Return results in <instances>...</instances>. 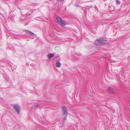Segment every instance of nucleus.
Returning a JSON list of instances; mask_svg holds the SVG:
<instances>
[{
    "mask_svg": "<svg viewBox=\"0 0 130 130\" xmlns=\"http://www.w3.org/2000/svg\"><path fill=\"white\" fill-rule=\"evenodd\" d=\"M68 110L67 107L65 106H63L62 108V112L63 113V121L62 123V124L64 123V121L66 120V118L68 115Z\"/></svg>",
    "mask_w": 130,
    "mask_h": 130,
    "instance_id": "1",
    "label": "nucleus"
},
{
    "mask_svg": "<svg viewBox=\"0 0 130 130\" xmlns=\"http://www.w3.org/2000/svg\"><path fill=\"white\" fill-rule=\"evenodd\" d=\"M57 19L58 23L60 25L64 26L67 24V23L64 22V20L60 18L59 17H57Z\"/></svg>",
    "mask_w": 130,
    "mask_h": 130,
    "instance_id": "2",
    "label": "nucleus"
},
{
    "mask_svg": "<svg viewBox=\"0 0 130 130\" xmlns=\"http://www.w3.org/2000/svg\"><path fill=\"white\" fill-rule=\"evenodd\" d=\"M15 111L18 113L20 112V108L18 104H15L14 105L13 107Z\"/></svg>",
    "mask_w": 130,
    "mask_h": 130,
    "instance_id": "3",
    "label": "nucleus"
},
{
    "mask_svg": "<svg viewBox=\"0 0 130 130\" xmlns=\"http://www.w3.org/2000/svg\"><path fill=\"white\" fill-rule=\"evenodd\" d=\"M24 31H25L27 33H28V34L30 36H33V37H34V38L36 36V35L34 33L31 31L26 30H24Z\"/></svg>",
    "mask_w": 130,
    "mask_h": 130,
    "instance_id": "4",
    "label": "nucleus"
},
{
    "mask_svg": "<svg viewBox=\"0 0 130 130\" xmlns=\"http://www.w3.org/2000/svg\"><path fill=\"white\" fill-rule=\"evenodd\" d=\"M99 42L100 44H104L105 42L107 41V39L106 38H103L100 39H99Z\"/></svg>",
    "mask_w": 130,
    "mask_h": 130,
    "instance_id": "5",
    "label": "nucleus"
},
{
    "mask_svg": "<svg viewBox=\"0 0 130 130\" xmlns=\"http://www.w3.org/2000/svg\"><path fill=\"white\" fill-rule=\"evenodd\" d=\"M35 104V105L32 107V109H36L39 108V107L40 106V104L39 103H36Z\"/></svg>",
    "mask_w": 130,
    "mask_h": 130,
    "instance_id": "6",
    "label": "nucleus"
},
{
    "mask_svg": "<svg viewBox=\"0 0 130 130\" xmlns=\"http://www.w3.org/2000/svg\"><path fill=\"white\" fill-rule=\"evenodd\" d=\"M107 91L111 94H113L115 93L113 90L111 88H109L107 90Z\"/></svg>",
    "mask_w": 130,
    "mask_h": 130,
    "instance_id": "7",
    "label": "nucleus"
},
{
    "mask_svg": "<svg viewBox=\"0 0 130 130\" xmlns=\"http://www.w3.org/2000/svg\"><path fill=\"white\" fill-rule=\"evenodd\" d=\"M55 49L56 51L58 52L60 51V48L59 46H56L55 47Z\"/></svg>",
    "mask_w": 130,
    "mask_h": 130,
    "instance_id": "8",
    "label": "nucleus"
},
{
    "mask_svg": "<svg viewBox=\"0 0 130 130\" xmlns=\"http://www.w3.org/2000/svg\"><path fill=\"white\" fill-rule=\"evenodd\" d=\"M99 42V39H97L94 41V43L95 44V45H98L100 44V42Z\"/></svg>",
    "mask_w": 130,
    "mask_h": 130,
    "instance_id": "9",
    "label": "nucleus"
},
{
    "mask_svg": "<svg viewBox=\"0 0 130 130\" xmlns=\"http://www.w3.org/2000/svg\"><path fill=\"white\" fill-rule=\"evenodd\" d=\"M54 54H50L48 56V58L49 59H51L54 56Z\"/></svg>",
    "mask_w": 130,
    "mask_h": 130,
    "instance_id": "10",
    "label": "nucleus"
},
{
    "mask_svg": "<svg viewBox=\"0 0 130 130\" xmlns=\"http://www.w3.org/2000/svg\"><path fill=\"white\" fill-rule=\"evenodd\" d=\"M61 65V64L60 62L58 61L57 62L56 64V66L58 67H59Z\"/></svg>",
    "mask_w": 130,
    "mask_h": 130,
    "instance_id": "11",
    "label": "nucleus"
},
{
    "mask_svg": "<svg viewBox=\"0 0 130 130\" xmlns=\"http://www.w3.org/2000/svg\"><path fill=\"white\" fill-rule=\"evenodd\" d=\"M116 3L117 4L119 5L120 4V1L118 0H116Z\"/></svg>",
    "mask_w": 130,
    "mask_h": 130,
    "instance_id": "12",
    "label": "nucleus"
},
{
    "mask_svg": "<svg viewBox=\"0 0 130 130\" xmlns=\"http://www.w3.org/2000/svg\"><path fill=\"white\" fill-rule=\"evenodd\" d=\"M75 5L76 7H79V5L77 3H75Z\"/></svg>",
    "mask_w": 130,
    "mask_h": 130,
    "instance_id": "13",
    "label": "nucleus"
},
{
    "mask_svg": "<svg viewBox=\"0 0 130 130\" xmlns=\"http://www.w3.org/2000/svg\"><path fill=\"white\" fill-rule=\"evenodd\" d=\"M59 1L61 2L62 1H63L64 0H58Z\"/></svg>",
    "mask_w": 130,
    "mask_h": 130,
    "instance_id": "14",
    "label": "nucleus"
}]
</instances>
